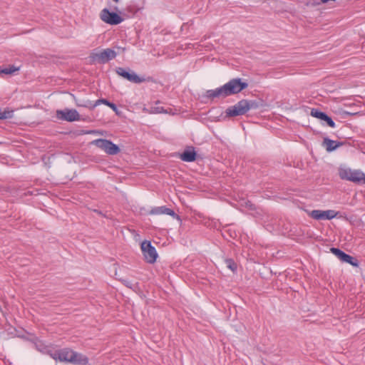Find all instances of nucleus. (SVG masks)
Returning a JSON list of instances; mask_svg holds the SVG:
<instances>
[{
  "label": "nucleus",
  "mask_w": 365,
  "mask_h": 365,
  "mask_svg": "<svg viewBox=\"0 0 365 365\" xmlns=\"http://www.w3.org/2000/svg\"><path fill=\"white\" fill-rule=\"evenodd\" d=\"M247 86V83L242 82L241 79L235 78L220 88L207 91V96L210 98H225L232 94L238 93Z\"/></svg>",
  "instance_id": "nucleus-1"
},
{
  "label": "nucleus",
  "mask_w": 365,
  "mask_h": 365,
  "mask_svg": "<svg viewBox=\"0 0 365 365\" xmlns=\"http://www.w3.org/2000/svg\"><path fill=\"white\" fill-rule=\"evenodd\" d=\"M259 107L257 102L250 101L247 100H241L235 105L229 107L225 110L226 117H235L245 114L247 111L252 108H257Z\"/></svg>",
  "instance_id": "nucleus-2"
},
{
  "label": "nucleus",
  "mask_w": 365,
  "mask_h": 365,
  "mask_svg": "<svg viewBox=\"0 0 365 365\" xmlns=\"http://www.w3.org/2000/svg\"><path fill=\"white\" fill-rule=\"evenodd\" d=\"M339 175L341 179L354 183H365V174L359 170H354L346 166L339 168Z\"/></svg>",
  "instance_id": "nucleus-3"
},
{
  "label": "nucleus",
  "mask_w": 365,
  "mask_h": 365,
  "mask_svg": "<svg viewBox=\"0 0 365 365\" xmlns=\"http://www.w3.org/2000/svg\"><path fill=\"white\" fill-rule=\"evenodd\" d=\"M73 353L74 351L70 348L48 351V354L54 360L71 364L73 361Z\"/></svg>",
  "instance_id": "nucleus-4"
},
{
  "label": "nucleus",
  "mask_w": 365,
  "mask_h": 365,
  "mask_svg": "<svg viewBox=\"0 0 365 365\" xmlns=\"http://www.w3.org/2000/svg\"><path fill=\"white\" fill-rule=\"evenodd\" d=\"M91 144L103 150L108 155H116L120 152L119 147L111 141L106 139H96Z\"/></svg>",
  "instance_id": "nucleus-5"
},
{
  "label": "nucleus",
  "mask_w": 365,
  "mask_h": 365,
  "mask_svg": "<svg viewBox=\"0 0 365 365\" xmlns=\"http://www.w3.org/2000/svg\"><path fill=\"white\" fill-rule=\"evenodd\" d=\"M116 56L115 51L107 48L100 52L92 53L90 56V58L93 62H98L99 63H106L110 60L114 58Z\"/></svg>",
  "instance_id": "nucleus-6"
},
{
  "label": "nucleus",
  "mask_w": 365,
  "mask_h": 365,
  "mask_svg": "<svg viewBox=\"0 0 365 365\" xmlns=\"http://www.w3.org/2000/svg\"><path fill=\"white\" fill-rule=\"evenodd\" d=\"M140 249L146 262L153 263L156 261L158 253L150 241L145 240L140 245Z\"/></svg>",
  "instance_id": "nucleus-7"
},
{
  "label": "nucleus",
  "mask_w": 365,
  "mask_h": 365,
  "mask_svg": "<svg viewBox=\"0 0 365 365\" xmlns=\"http://www.w3.org/2000/svg\"><path fill=\"white\" fill-rule=\"evenodd\" d=\"M56 117L58 120L68 122L78 121L81 119L80 114L76 110L69 108L57 110Z\"/></svg>",
  "instance_id": "nucleus-8"
},
{
  "label": "nucleus",
  "mask_w": 365,
  "mask_h": 365,
  "mask_svg": "<svg viewBox=\"0 0 365 365\" xmlns=\"http://www.w3.org/2000/svg\"><path fill=\"white\" fill-rule=\"evenodd\" d=\"M101 19L108 24L117 25L123 21V18L115 12H110L108 9H103L100 14Z\"/></svg>",
  "instance_id": "nucleus-9"
},
{
  "label": "nucleus",
  "mask_w": 365,
  "mask_h": 365,
  "mask_svg": "<svg viewBox=\"0 0 365 365\" xmlns=\"http://www.w3.org/2000/svg\"><path fill=\"white\" fill-rule=\"evenodd\" d=\"M308 215L314 220H331L337 215V212L333 210H314L308 212Z\"/></svg>",
  "instance_id": "nucleus-10"
},
{
  "label": "nucleus",
  "mask_w": 365,
  "mask_h": 365,
  "mask_svg": "<svg viewBox=\"0 0 365 365\" xmlns=\"http://www.w3.org/2000/svg\"><path fill=\"white\" fill-rule=\"evenodd\" d=\"M330 251L332 254H334L340 261L343 262H346V263H349L350 264H351L352 266H354V267H357L359 265V263H358V260L344 253V252H342L341 250L338 249V248H331L330 249Z\"/></svg>",
  "instance_id": "nucleus-11"
},
{
  "label": "nucleus",
  "mask_w": 365,
  "mask_h": 365,
  "mask_svg": "<svg viewBox=\"0 0 365 365\" xmlns=\"http://www.w3.org/2000/svg\"><path fill=\"white\" fill-rule=\"evenodd\" d=\"M330 251L332 254H334L340 261L343 262H346V263H349L350 264H351L352 266H354V267H357L359 265V263H358V260L344 253V252H342L341 250L338 249V248H331L330 249Z\"/></svg>",
  "instance_id": "nucleus-12"
},
{
  "label": "nucleus",
  "mask_w": 365,
  "mask_h": 365,
  "mask_svg": "<svg viewBox=\"0 0 365 365\" xmlns=\"http://www.w3.org/2000/svg\"><path fill=\"white\" fill-rule=\"evenodd\" d=\"M117 73L133 83H139L144 81L143 78L138 76L135 72L128 71L122 68H118L117 69Z\"/></svg>",
  "instance_id": "nucleus-13"
},
{
  "label": "nucleus",
  "mask_w": 365,
  "mask_h": 365,
  "mask_svg": "<svg viewBox=\"0 0 365 365\" xmlns=\"http://www.w3.org/2000/svg\"><path fill=\"white\" fill-rule=\"evenodd\" d=\"M72 357H73V361H71V364L74 365H87L88 364V358L83 354L74 351Z\"/></svg>",
  "instance_id": "nucleus-14"
},
{
  "label": "nucleus",
  "mask_w": 365,
  "mask_h": 365,
  "mask_svg": "<svg viewBox=\"0 0 365 365\" xmlns=\"http://www.w3.org/2000/svg\"><path fill=\"white\" fill-rule=\"evenodd\" d=\"M151 213L155 214V215L167 214V215H169L170 216H173L174 217L179 219V217L175 215V213L172 210L167 208L166 207H164V206L158 207H155V208L151 210Z\"/></svg>",
  "instance_id": "nucleus-15"
},
{
  "label": "nucleus",
  "mask_w": 365,
  "mask_h": 365,
  "mask_svg": "<svg viewBox=\"0 0 365 365\" xmlns=\"http://www.w3.org/2000/svg\"><path fill=\"white\" fill-rule=\"evenodd\" d=\"M342 145L341 143H338L334 140H331L329 138H324L323 141V145L326 148L328 152H331L336 150L337 148Z\"/></svg>",
  "instance_id": "nucleus-16"
},
{
  "label": "nucleus",
  "mask_w": 365,
  "mask_h": 365,
  "mask_svg": "<svg viewBox=\"0 0 365 365\" xmlns=\"http://www.w3.org/2000/svg\"><path fill=\"white\" fill-rule=\"evenodd\" d=\"M195 158L196 153L192 148L185 150L180 155L181 160L185 162H193Z\"/></svg>",
  "instance_id": "nucleus-17"
},
{
  "label": "nucleus",
  "mask_w": 365,
  "mask_h": 365,
  "mask_svg": "<svg viewBox=\"0 0 365 365\" xmlns=\"http://www.w3.org/2000/svg\"><path fill=\"white\" fill-rule=\"evenodd\" d=\"M116 279H118L119 281H120L127 287H129L133 290L135 289L136 288H138V282H133V281H130V280L125 279L123 278H116Z\"/></svg>",
  "instance_id": "nucleus-18"
},
{
  "label": "nucleus",
  "mask_w": 365,
  "mask_h": 365,
  "mask_svg": "<svg viewBox=\"0 0 365 365\" xmlns=\"http://www.w3.org/2000/svg\"><path fill=\"white\" fill-rule=\"evenodd\" d=\"M19 70V67H16L14 66H11L8 68H5L1 70L0 73L7 74V75H12L14 73H16V71H18Z\"/></svg>",
  "instance_id": "nucleus-19"
},
{
  "label": "nucleus",
  "mask_w": 365,
  "mask_h": 365,
  "mask_svg": "<svg viewBox=\"0 0 365 365\" xmlns=\"http://www.w3.org/2000/svg\"><path fill=\"white\" fill-rule=\"evenodd\" d=\"M14 111L9 109H5L4 110H0V120L1 119H6L11 118L13 116Z\"/></svg>",
  "instance_id": "nucleus-20"
},
{
  "label": "nucleus",
  "mask_w": 365,
  "mask_h": 365,
  "mask_svg": "<svg viewBox=\"0 0 365 365\" xmlns=\"http://www.w3.org/2000/svg\"><path fill=\"white\" fill-rule=\"evenodd\" d=\"M327 114H325L323 112H321V111H319L318 110H316V109H312L311 110V115L314 117V118H319V119H321V120H324V118L326 116Z\"/></svg>",
  "instance_id": "nucleus-21"
},
{
  "label": "nucleus",
  "mask_w": 365,
  "mask_h": 365,
  "mask_svg": "<svg viewBox=\"0 0 365 365\" xmlns=\"http://www.w3.org/2000/svg\"><path fill=\"white\" fill-rule=\"evenodd\" d=\"M226 267L230 269V270L232 272L237 271V264L232 259H226L225 260Z\"/></svg>",
  "instance_id": "nucleus-22"
},
{
  "label": "nucleus",
  "mask_w": 365,
  "mask_h": 365,
  "mask_svg": "<svg viewBox=\"0 0 365 365\" xmlns=\"http://www.w3.org/2000/svg\"><path fill=\"white\" fill-rule=\"evenodd\" d=\"M324 120L326 121L328 125L330 126L331 128L335 127V123L327 115H326Z\"/></svg>",
  "instance_id": "nucleus-23"
},
{
  "label": "nucleus",
  "mask_w": 365,
  "mask_h": 365,
  "mask_svg": "<svg viewBox=\"0 0 365 365\" xmlns=\"http://www.w3.org/2000/svg\"><path fill=\"white\" fill-rule=\"evenodd\" d=\"M101 103H103V104H105L106 106H108L110 102L108 101L106 99H99V100L96 101L95 104L93 105V107H96V106L100 105Z\"/></svg>",
  "instance_id": "nucleus-24"
},
{
  "label": "nucleus",
  "mask_w": 365,
  "mask_h": 365,
  "mask_svg": "<svg viewBox=\"0 0 365 365\" xmlns=\"http://www.w3.org/2000/svg\"><path fill=\"white\" fill-rule=\"evenodd\" d=\"M108 106L110 107L111 109H113L115 112H116V113L118 112L117 107L115 104L110 103Z\"/></svg>",
  "instance_id": "nucleus-25"
},
{
  "label": "nucleus",
  "mask_w": 365,
  "mask_h": 365,
  "mask_svg": "<svg viewBox=\"0 0 365 365\" xmlns=\"http://www.w3.org/2000/svg\"><path fill=\"white\" fill-rule=\"evenodd\" d=\"M76 105L78 106H86V104H82V103H80L78 102H76Z\"/></svg>",
  "instance_id": "nucleus-26"
},
{
  "label": "nucleus",
  "mask_w": 365,
  "mask_h": 365,
  "mask_svg": "<svg viewBox=\"0 0 365 365\" xmlns=\"http://www.w3.org/2000/svg\"><path fill=\"white\" fill-rule=\"evenodd\" d=\"M115 2H118L119 0H113Z\"/></svg>",
  "instance_id": "nucleus-27"
}]
</instances>
